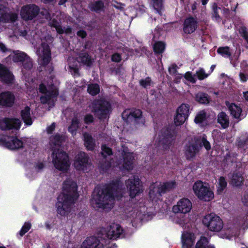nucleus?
I'll list each match as a JSON object with an SVG mask.
<instances>
[{"label": "nucleus", "mask_w": 248, "mask_h": 248, "mask_svg": "<svg viewBox=\"0 0 248 248\" xmlns=\"http://www.w3.org/2000/svg\"><path fill=\"white\" fill-rule=\"evenodd\" d=\"M31 140L30 138H23L21 140L16 137L5 136L0 139V145L8 149L14 150L20 148L27 141Z\"/></svg>", "instance_id": "nucleus-11"}, {"label": "nucleus", "mask_w": 248, "mask_h": 248, "mask_svg": "<svg viewBox=\"0 0 248 248\" xmlns=\"http://www.w3.org/2000/svg\"><path fill=\"white\" fill-rule=\"evenodd\" d=\"M226 104L228 106L231 115L234 118L236 119H241L242 117V109L240 106L233 103L230 104L228 102H227Z\"/></svg>", "instance_id": "nucleus-26"}, {"label": "nucleus", "mask_w": 248, "mask_h": 248, "mask_svg": "<svg viewBox=\"0 0 248 248\" xmlns=\"http://www.w3.org/2000/svg\"><path fill=\"white\" fill-rule=\"evenodd\" d=\"M202 143L206 150H209L211 149V145L209 141L206 140L205 136L202 138Z\"/></svg>", "instance_id": "nucleus-56"}, {"label": "nucleus", "mask_w": 248, "mask_h": 248, "mask_svg": "<svg viewBox=\"0 0 248 248\" xmlns=\"http://www.w3.org/2000/svg\"><path fill=\"white\" fill-rule=\"evenodd\" d=\"M52 79L50 80V84L47 85L42 83L39 86V91L44 95L40 97V100L43 104L47 103L50 106L53 105L54 103V98L58 94L57 88L54 86L52 83Z\"/></svg>", "instance_id": "nucleus-6"}, {"label": "nucleus", "mask_w": 248, "mask_h": 248, "mask_svg": "<svg viewBox=\"0 0 248 248\" xmlns=\"http://www.w3.org/2000/svg\"><path fill=\"white\" fill-rule=\"evenodd\" d=\"M49 24L51 27L55 28L57 32L61 34L65 33L68 34L71 31V29L69 27L66 28H64L63 29L62 28L59 22L55 18H53L50 21Z\"/></svg>", "instance_id": "nucleus-29"}, {"label": "nucleus", "mask_w": 248, "mask_h": 248, "mask_svg": "<svg viewBox=\"0 0 248 248\" xmlns=\"http://www.w3.org/2000/svg\"><path fill=\"white\" fill-rule=\"evenodd\" d=\"M111 162H105V164L101 165L100 168L102 172L107 171L112 167Z\"/></svg>", "instance_id": "nucleus-55"}, {"label": "nucleus", "mask_w": 248, "mask_h": 248, "mask_svg": "<svg viewBox=\"0 0 248 248\" xmlns=\"http://www.w3.org/2000/svg\"><path fill=\"white\" fill-rule=\"evenodd\" d=\"M39 9L34 5H27L21 10V17L25 20H31L38 14Z\"/></svg>", "instance_id": "nucleus-18"}, {"label": "nucleus", "mask_w": 248, "mask_h": 248, "mask_svg": "<svg viewBox=\"0 0 248 248\" xmlns=\"http://www.w3.org/2000/svg\"><path fill=\"white\" fill-rule=\"evenodd\" d=\"M189 105L187 104H181L177 109L176 112L187 117L189 115Z\"/></svg>", "instance_id": "nucleus-37"}, {"label": "nucleus", "mask_w": 248, "mask_h": 248, "mask_svg": "<svg viewBox=\"0 0 248 248\" xmlns=\"http://www.w3.org/2000/svg\"><path fill=\"white\" fill-rule=\"evenodd\" d=\"M78 197L76 183L70 178L67 179L63 183L62 192L58 197V213L62 216L68 215L71 211L72 204Z\"/></svg>", "instance_id": "nucleus-2"}, {"label": "nucleus", "mask_w": 248, "mask_h": 248, "mask_svg": "<svg viewBox=\"0 0 248 248\" xmlns=\"http://www.w3.org/2000/svg\"><path fill=\"white\" fill-rule=\"evenodd\" d=\"M93 118L91 115H87L84 118V121L86 124H89L93 121Z\"/></svg>", "instance_id": "nucleus-58"}, {"label": "nucleus", "mask_w": 248, "mask_h": 248, "mask_svg": "<svg viewBox=\"0 0 248 248\" xmlns=\"http://www.w3.org/2000/svg\"><path fill=\"white\" fill-rule=\"evenodd\" d=\"M242 201L245 206H248V194H245L242 199Z\"/></svg>", "instance_id": "nucleus-60"}, {"label": "nucleus", "mask_w": 248, "mask_h": 248, "mask_svg": "<svg viewBox=\"0 0 248 248\" xmlns=\"http://www.w3.org/2000/svg\"><path fill=\"white\" fill-rule=\"evenodd\" d=\"M74 117L72 120L71 124L68 127V131L73 135L76 134V131L79 126V121L78 119V114H75Z\"/></svg>", "instance_id": "nucleus-33"}, {"label": "nucleus", "mask_w": 248, "mask_h": 248, "mask_svg": "<svg viewBox=\"0 0 248 248\" xmlns=\"http://www.w3.org/2000/svg\"><path fill=\"white\" fill-rule=\"evenodd\" d=\"M90 107L100 119H107L111 108L110 104L103 100L94 101Z\"/></svg>", "instance_id": "nucleus-7"}, {"label": "nucleus", "mask_w": 248, "mask_h": 248, "mask_svg": "<svg viewBox=\"0 0 248 248\" xmlns=\"http://www.w3.org/2000/svg\"><path fill=\"white\" fill-rule=\"evenodd\" d=\"M55 124L53 123L50 125L49 126H48L47 128V132L48 133H51L55 129Z\"/></svg>", "instance_id": "nucleus-62"}, {"label": "nucleus", "mask_w": 248, "mask_h": 248, "mask_svg": "<svg viewBox=\"0 0 248 248\" xmlns=\"http://www.w3.org/2000/svg\"><path fill=\"white\" fill-rule=\"evenodd\" d=\"M227 182L224 178L220 177L218 181L217 185V191L218 194H221L226 188Z\"/></svg>", "instance_id": "nucleus-41"}, {"label": "nucleus", "mask_w": 248, "mask_h": 248, "mask_svg": "<svg viewBox=\"0 0 248 248\" xmlns=\"http://www.w3.org/2000/svg\"><path fill=\"white\" fill-rule=\"evenodd\" d=\"M192 189L196 196L201 201L210 202L214 198V192L208 184L201 181L196 182Z\"/></svg>", "instance_id": "nucleus-5"}, {"label": "nucleus", "mask_w": 248, "mask_h": 248, "mask_svg": "<svg viewBox=\"0 0 248 248\" xmlns=\"http://www.w3.org/2000/svg\"><path fill=\"white\" fill-rule=\"evenodd\" d=\"M169 71L170 74L175 75L177 74V66L174 64L171 65L169 67Z\"/></svg>", "instance_id": "nucleus-57"}, {"label": "nucleus", "mask_w": 248, "mask_h": 248, "mask_svg": "<svg viewBox=\"0 0 248 248\" xmlns=\"http://www.w3.org/2000/svg\"><path fill=\"white\" fill-rule=\"evenodd\" d=\"M64 139V136L56 135L51 137L50 140V145L53 151L52 162L55 168L62 171L67 170L70 166L68 155L61 149V145Z\"/></svg>", "instance_id": "nucleus-3"}, {"label": "nucleus", "mask_w": 248, "mask_h": 248, "mask_svg": "<svg viewBox=\"0 0 248 248\" xmlns=\"http://www.w3.org/2000/svg\"><path fill=\"white\" fill-rule=\"evenodd\" d=\"M100 91L99 85L97 84H91L88 86V92L92 95H95L97 94Z\"/></svg>", "instance_id": "nucleus-44"}, {"label": "nucleus", "mask_w": 248, "mask_h": 248, "mask_svg": "<svg viewBox=\"0 0 248 248\" xmlns=\"http://www.w3.org/2000/svg\"><path fill=\"white\" fill-rule=\"evenodd\" d=\"M199 150V147L195 145L189 146L186 152L187 157L189 159L193 158Z\"/></svg>", "instance_id": "nucleus-36"}, {"label": "nucleus", "mask_w": 248, "mask_h": 248, "mask_svg": "<svg viewBox=\"0 0 248 248\" xmlns=\"http://www.w3.org/2000/svg\"><path fill=\"white\" fill-rule=\"evenodd\" d=\"M0 80L7 84L12 83L14 77L7 68L0 63Z\"/></svg>", "instance_id": "nucleus-25"}, {"label": "nucleus", "mask_w": 248, "mask_h": 248, "mask_svg": "<svg viewBox=\"0 0 248 248\" xmlns=\"http://www.w3.org/2000/svg\"><path fill=\"white\" fill-rule=\"evenodd\" d=\"M202 221L203 225L212 232H218L223 228L222 220L219 217L214 213L205 215Z\"/></svg>", "instance_id": "nucleus-8"}, {"label": "nucleus", "mask_w": 248, "mask_h": 248, "mask_svg": "<svg viewBox=\"0 0 248 248\" xmlns=\"http://www.w3.org/2000/svg\"><path fill=\"white\" fill-rule=\"evenodd\" d=\"M44 164L42 162L38 163L37 164H36L35 169L37 171H39L41 170L43 168H44Z\"/></svg>", "instance_id": "nucleus-61"}, {"label": "nucleus", "mask_w": 248, "mask_h": 248, "mask_svg": "<svg viewBox=\"0 0 248 248\" xmlns=\"http://www.w3.org/2000/svg\"><path fill=\"white\" fill-rule=\"evenodd\" d=\"M45 39H41V45L36 48V54L38 56V61L41 65H46L51 60V52L47 43Z\"/></svg>", "instance_id": "nucleus-12"}, {"label": "nucleus", "mask_w": 248, "mask_h": 248, "mask_svg": "<svg viewBox=\"0 0 248 248\" xmlns=\"http://www.w3.org/2000/svg\"><path fill=\"white\" fill-rule=\"evenodd\" d=\"M15 97L11 92L6 91L0 93V106L10 107L14 103Z\"/></svg>", "instance_id": "nucleus-23"}, {"label": "nucleus", "mask_w": 248, "mask_h": 248, "mask_svg": "<svg viewBox=\"0 0 248 248\" xmlns=\"http://www.w3.org/2000/svg\"><path fill=\"white\" fill-rule=\"evenodd\" d=\"M246 64V62H243L241 63V66H242V68H244V66ZM246 72H247L246 70L244 69H242V70L240 72L239 78H240V79L241 82H246L248 79V78L247 76V75H246Z\"/></svg>", "instance_id": "nucleus-48"}, {"label": "nucleus", "mask_w": 248, "mask_h": 248, "mask_svg": "<svg viewBox=\"0 0 248 248\" xmlns=\"http://www.w3.org/2000/svg\"><path fill=\"white\" fill-rule=\"evenodd\" d=\"M102 155L104 156L107 155H112V150L106 145H103L102 146Z\"/></svg>", "instance_id": "nucleus-52"}, {"label": "nucleus", "mask_w": 248, "mask_h": 248, "mask_svg": "<svg viewBox=\"0 0 248 248\" xmlns=\"http://www.w3.org/2000/svg\"><path fill=\"white\" fill-rule=\"evenodd\" d=\"M123 230L121 226L117 223H112L108 228L106 236L109 239H115L123 235Z\"/></svg>", "instance_id": "nucleus-21"}, {"label": "nucleus", "mask_w": 248, "mask_h": 248, "mask_svg": "<svg viewBox=\"0 0 248 248\" xmlns=\"http://www.w3.org/2000/svg\"><path fill=\"white\" fill-rule=\"evenodd\" d=\"M153 5L155 12L161 15L162 8V0H153Z\"/></svg>", "instance_id": "nucleus-45"}, {"label": "nucleus", "mask_w": 248, "mask_h": 248, "mask_svg": "<svg viewBox=\"0 0 248 248\" xmlns=\"http://www.w3.org/2000/svg\"><path fill=\"white\" fill-rule=\"evenodd\" d=\"M77 34L78 36H80L82 38H84L86 36V33L85 31L81 30L77 32Z\"/></svg>", "instance_id": "nucleus-64"}, {"label": "nucleus", "mask_w": 248, "mask_h": 248, "mask_svg": "<svg viewBox=\"0 0 248 248\" xmlns=\"http://www.w3.org/2000/svg\"><path fill=\"white\" fill-rule=\"evenodd\" d=\"M92 62V60L88 54L85 53H83L80 55L77 60H74L72 57H69L68 59L69 71L74 76H78V63H81L84 65L90 66Z\"/></svg>", "instance_id": "nucleus-9"}, {"label": "nucleus", "mask_w": 248, "mask_h": 248, "mask_svg": "<svg viewBox=\"0 0 248 248\" xmlns=\"http://www.w3.org/2000/svg\"><path fill=\"white\" fill-rule=\"evenodd\" d=\"M126 186L128 189L129 196L131 198H135L143 192L141 183L138 176H132L126 181Z\"/></svg>", "instance_id": "nucleus-13"}, {"label": "nucleus", "mask_w": 248, "mask_h": 248, "mask_svg": "<svg viewBox=\"0 0 248 248\" xmlns=\"http://www.w3.org/2000/svg\"><path fill=\"white\" fill-rule=\"evenodd\" d=\"M217 52L218 54L225 58H230L232 62V60L231 58V52L229 47H220L218 48Z\"/></svg>", "instance_id": "nucleus-42"}, {"label": "nucleus", "mask_w": 248, "mask_h": 248, "mask_svg": "<svg viewBox=\"0 0 248 248\" xmlns=\"http://www.w3.org/2000/svg\"><path fill=\"white\" fill-rule=\"evenodd\" d=\"M140 84L142 87L147 88L152 86L153 84V82L152 81L151 78L148 77L140 80Z\"/></svg>", "instance_id": "nucleus-46"}, {"label": "nucleus", "mask_w": 248, "mask_h": 248, "mask_svg": "<svg viewBox=\"0 0 248 248\" xmlns=\"http://www.w3.org/2000/svg\"><path fill=\"white\" fill-rule=\"evenodd\" d=\"M10 58L15 62H22V72L23 75H25L26 71H29L32 66L31 59L23 52L19 50L14 51L11 53Z\"/></svg>", "instance_id": "nucleus-10"}, {"label": "nucleus", "mask_w": 248, "mask_h": 248, "mask_svg": "<svg viewBox=\"0 0 248 248\" xmlns=\"http://www.w3.org/2000/svg\"><path fill=\"white\" fill-rule=\"evenodd\" d=\"M153 48L155 53L160 54L164 51L165 49V44L163 42H156L154 45Z\"/></svg>", "instance_id": "nucleus-38"}, {"label": "nucleus", "mask_w": 248, "mask_h": 248, "mask_svg": "<svg viewBox=\"0 0 248 248\" xmlns=\"http://www.w3.org/2000/svg\"><path fill=\"white\" fill-rule=\"evenodd\" d=\"M30 108L28 107H26L21 111V116L24 123L29 125H31L32 123V120L31 117L30 112Z\"/></svg>", "instance_id": "nucleus-32"}, {"label": "nucleus", "mask_w": 248, "mask_h": 248, "mask_svg": "<svg viewBox=\"0 0 248 248\" xmlns=\"http://www.w3.org/2000/svg\"><path fill=\"white\" fill-rule=\"evenodd\" d=\"M112 61L116 62H119L121 60V57L119 54H114L111 58Z\"/></svg>", "instance_id": "nucleus-59"}, {"label": "nucleus", "mask_w": 248, "mask_h": 248, "mask_svg": "<svg viewBox=\"0 0 248 248\" xmlns=\"http://www.w3.org/2000/svg\"><path fill=\"white\" fill-rule=\"evenodd\" d=\"M89 7L92 11L98 12L103 8L104 4L102 1L99 0L92 3Z\"/></svg>", "instance_id": "nucleus-43"}, {"label": "nucleus", "mask_w": 248, "mask_h": 248, "mask_svg": "<svg viewBox=\"0 0 248 248\" xmlns=\"http://www.w3.org/2000/svg\"><path fill=\"white\" fill-rule=\"evenodd\" d=\"M102 242L97 238L94 237H90L86 238L82 243L81 248H104Z\"/></svg>", "instance_id": "nucleus-24"}, {"label": "nucleus", "mask_w": 248, "mask_h": 248, "mask_svg": "<svg viewBox=\"0 0 248 248\" xmlns=\"http://www.w3.org/2000/svg\"><path fill=\"white\" fill-rule=\"evenodd\" d=\"M187 118L188 117L176 112V114L174 118V122L176 125H180L184 124Z\"/></svg>", "instance_id": "nucleus-40"}, {"label": "nucleus", "mask_w": 248, "mask_h": 248, "mask_svg": "<svg viewBox=\"0 0 248 248\" xmlns=\"http://www.w3.org/2000/svg\"><path fill=\"white\" fill-rule=\"evenodd\" d=\"M176 186V183L174 181L163 183L156 182L150 186L149 197L153 201L156 202L160 199L162 193L169 191Z\"/></svg>", "instance_id": "nucleus-4"}, {"label": "nucleus", "mask_w": 248, "mask_h": 248, "mask_svg": "<svg viewBox=\"0 0 248 248\" xmlns=\"http://www.w3.org/2000/svg\"><path fill=\"white\" fill-rule=\"evenodd\" d=\"M239 32L244 37L248 43V32L245 27H241L239 29Z\"/></svg>", "instance_id": "nucleus-54"}, {"label": "nucleus", "mask_w": 248, "mask_h": 248, "mask_svg": "<svg viewBox=\"0 0 248 248\" xmlns=\"http://www.w3.org/2000/svg\"><path fill=\"white\" fill-rule=\"evenodd\" d=\"M145 210V207L141 208L140 211H139V208H134L128 211L126 214V217L133 223H137L143 219L144 215L143 212L144 213Z\"/></svg>", "instance_id": "nucleus-20"}, {"label": "nucleus", "mask_w": 248, "mask_h": 248, "mask_svg": "<svg viewBox=\"0 0 248 248\" xmlns=\"http://www.w3.org/2000/svg\"><path fill=\"white\" fill-rule=\"evenodd\" d=\"M196 237L195 233L190 231L183 232L181 235L183 248H191L195 242Z\"/></svg>", "instance_id": "nucleus-22"}, {"label": "nucleus", "mask_w": 248, "mask_h": 248, "mask_svg": "<svg viewBox=\"0 0 248 248\" xmlns=\"http://www.w3.org/2000/svg\"><path fill=\"white\" fill-rule=\"evenodd\" d=\"M124 120L127 122H131L133 121L137 123H141L144 124V120L141 117V111L140 109H132L125 110L122 114Z\"/></svg>", "instance_id": "nucleus-16"}, {"label": "nucleus", "mask_w": 248, "mask_h": 248, "mask_svg": "<svg viewBox=\"0 0 248 248\" xmlns=\"http://www.w3.org/2000/svg\"><path fill=\"white\" fill-rule=\"evenodd\" d=\"M184 77H185V78L187 80L189 81V82H190L191 83H195L196 81V78H195V76L192 75V73L189 72H186L185 74Z\"/></svg>", "instance_id": "nucleus-53"}, {"label": "nucleus", "mask_w": 248, "mask_h": 248, "mask_svg": "<svg viewBox=\"0 0 248 248\" xmlns=\"http://www.w3.org/2000/svg\"><path fill=\"white\" fill-rule=\"evenodd\" d=\"M122 195L118 183L97 186L93 193L92 204L94 208L108 211L113 207L115 199L119 200Z\"/></svg>", "instance_id": "nucleus-1"}, {"label": "nucleus", "mask_w": 248, "mask_h": 248, "mask_svg": "<svg viewBox=\"0 0 248 248\" xmlns=\"http://www.w3.org/2000/svg\"><path fill=\"white\" fill-rule=\"evenodd\" d=\"M74 167L78 170L87 172L90 170L91 164L87 154L82 152H79L75 157Z\"/></svg>", "instance_id": "nucleus-14"}, {"label": "nucleus", "mask_w": 248, "mask_h": 248, "mask_svg": "<svg viewBox=\"0 0 248 248\" xmlns=\"http://www.w3.org/2000/svg\"><path fill=\"white\" fill-rule=\"evenodd\" d=\"M21 122L18 119L3 118L0 120V128L2 130L20 128Z\"/></svg>", "instance_id": "nucleus-19"}, {"label": "nucleus", "mask_w": 248, "mask_h": 248, "mask_svg": "<svg viewBox=\"0 0 248 248\" xmlns=\"http://www.w3.org/2000/svg\"><path fill=\"white\" fill-rule=\"evenodd\" d=\"M196 101L202 103L206 104L209 103V99L207 94L202 93H199L195 95Z\"/></svg>", "instance_id": "nucleus-39"}, {"label": "nucleus", "mask_w": 248, "mask_h": 248, "mask_svg": "<svg viewBox=\"0 0 248 248\" xmlns=\"http://www.w3.org/2000/svg\"><path fill=\"white\" fill-rule=\"evenodd\" d=\"M31 228V224L30 222H25L22 226L19 233L20 236L24 235Z\"/></svg>", "instance_id": "nucleus-50"}, {"label": "nucleus", "mask_w": 248, "mask_h": 248, "mask_svg": "<svg viewBox=\"0 0 248 248\" xmlns=\"http://www.w3.org/2000/svg\"><path fill=\"white\" fill-rule=\"evenodd\" d=\"M196 74L199 80H203L207 78L209 75L210 73L207 74L205 73L203 69L200 68L198 71H197Z\"/></svg>", "instance_id": "nucleus-49"}, {"label": "nucleus", "mask_w": 248, "mask_h": 248, "mask_svg": "<svg viewBox=\"0 0 248 248\" xmlns=\"http://www.w3.org/2000/svg\"><path fill=\"white\" fill-rule=\"evenodd\" d=\"M196 124L200 126H203L207 124L206 123V114L204 110H202L199 112L194 119Z\"/></svg>", "instance_id": "nucleus-31"}, {"label": "nucleus", "mask_w": 248, "mask_h": 248, "mask_svg": "<svg viewBox=\"0 0 248 248\" xmlns=\"http://www.w3.org/2000/svg\"><path fill=\"white\" fill-rule=\"evenodd\" d=\"M176 134L173 132V134H168L165 137L164 141L163 142L167 145L171 144L176 138Z\"/></svg>", "instance_id": "nucleus-47"}, {"label": "nucleus", "mask_w": 248, "mask_h": 248, "mask_svg": "<svg viewBox=\"0 0 248 248\" xmlns=\"http://www.w3.org/2000/svg\"><path fill=\"white\" fill-rule=\"evenodd\" d=\"M213 17L216 21H219L220 17L218 15V11L220 10V8L217 7V5L214 3L213 6Z\"/></svg>", "instance_id": "nucleus-51"}, {"label": "nucleus", "mask_w": 248, "mask_h": 248, "mask_svg": "<svg viewBox=\"0 0 248 248\" xmlns=\"http://www.w3.org/2000/svg\"><path fill=\"white\" fill-rule=\"evenodd\" d=\"M84 144L88 150H93L94 147V143L92 137L85 133L83 134Z\"/></svg>", "instance_id": "nucleus-34"}, {"label": "nucleus", "mask_w": 248, "mask_h": 248, "mask_svg": "<svg viewBox=\"0 0 248 248\" xmlns=\"http://www.w3.org/2000/svg\"><path fill=\"white\" fill-rule=\"evenodd\" d=\"M192 206V203L189 199L182 198L173 206L172 211L175 214H186L191 211Z\"/></svg>", "instance_id": "nucleus-15"}, {"label": "nucleus", "mask_w": 248, "mask_h": 248, "mask_svg": "<svg viewBox=\"0 0 248 248\" xmlns=\"http://www.w3.org/2000/svg\"><path fill=\"white\" fill-rule=\"evenodd\" d=\"M230 178L231 184L233 186H240L243 184L244 178L240 172H233Z\"/></svg>", "instance_id": "nucleus-28"}, {"label": "nucleus", "mask_w": 248, "mask_h": 248, "mask_svg": "<svg viewBox=\"0 0 248 248\" xmlns=\"http://www.w3.org/2000/svg\"><path fill=\"white\" fill-rule=\"evenodd\" d=\"M123 151L122 155L123 156V164L116 163V165H113V167L118 166L121 170L124 169L126 170H130L133 168V159L134 157L133 154L127 152V150L122 146Z\"/></svg>", "instance_id": "nucleus-17"}, {"label": "nucleus", "mask_w": 248, "mask_h": 248, "mask_svg": "<svg viewBox=\"0 0 248 248\" xmlns=\"http://www.w3.org/2000/svg\"><path fill=\"white\" fill-rule=\"evenodd\" d=\"M194 248H215L209 243V240L205 236H201L197 242Z\"/></svg>", "instance_id": "nucleus-30"}, {"label": "nucleus", "mask_w": 248, "mask_h": 248, "mask_svg": "<svg viewBox=\"0 0 248 248\" xmlns=\"http://www.w3.org/2000/svg\"><path fill=\"white\" fill-rule=\"evenodd\" d=\"M196 28L197 22L194 18L189 17L185 20L184 27V31L185 33H192L196 30Z\"/></svg>", "instance_id": "nucleus-27"}, {"label": "nucleus", "mask_w": 248, "mask_h": 248, "mask_svg": "<svg viewBox=\"0 0 248 248\" xmlns=\"http://www.w3.org/2000/svg\"><path fill=\"white\" fill-rule=\"evenodd\" d=\"M174 75V80L176 83L180 82L181 78H182V75L179 74H176Z\"/></svg>", "instance_id": "nucleus-63"}, {"label": "nucleus", "mask_w": 248, "mask_h": 248, "mask_svg": "<svg viewBox=\"0 0 248 248\" xmlns=\"http://www.w3.org/2000/svg\"><path fill=\"white\" fill-rule=\"evenodd\" d=\"M217 121L223 128L227 127L229 125V119L224 112H221L218 114Z\"/></svg>", "instance_id": "nucleus-35"}]
</instances>
